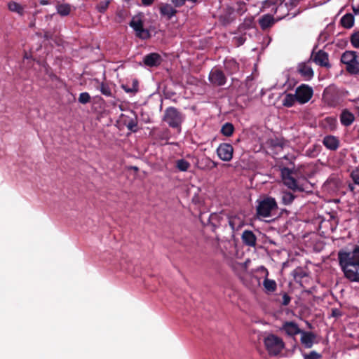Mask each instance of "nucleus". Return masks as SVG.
I'll list each match as a JSON object with an SVG mask.
<instances>
[{
    "label": "nucleus",
    "mask_w": 359,
    "mask_h": 359,
    "mask_svg": "<svg viewBox=\"0 0 359 359\" xmlns=\"http://www.w3.org/2000/svg\"><path fill=\"white\" fill-rule=\"evenodd\" d=\"M339 265L344 277L351 282H359V245L351 250H340L337 253Z\"/></svg>",
    "instance_id": "obj_1"
},
{
    "label": "nucleus",
    "mask_w": 359,
    "mask_h": 359,
    "mask_svg": "<svg viewBox=\"0 0 359 359\" xmlns=\"http://www.w3.org/2000/svg\"><path fill=\"white\" fill-rule=\"evenodd\" d=\"M297 172L288 168L281 169L283 184L292 191L304 192L306 191L307 180L305 178L296 179Z\"/></svg>",
    "instance_id": "obj_2"
},
{
    "label": "nucleus",
    "mask_w": 359,
    "mask_h": 359,
    "mask_svg": "<svg viewBox=\"0 0 359 359\" xmlns=\"http://www.w3.org/2000/svg\"><path fill=\"white\" fill-rule=\"evenodd\" d=\"M256 203V215L259 219L271 217L278 209L276 199L271 196H265Z\"/></svg>",
    "instance_id": "obj_3"
},
{
    "label": "nucleus",
    "mask_w": 359,
    "mask_h": 359,
    "mask_svg": "<svg viewBox=\"0 0 359 359\" xmlns=\"http://www.w3.org/2000/svg\"><path fill=\"white\" fill-rule=\"evenodd\" d=\"M184 119V116L177 108L169 107L165 109L163 114V121L172 128L181 132V126Z\"/></svg>",
    "instance_id": "obj_4"
},
{
    "label": "nucleus",
    "mask_w": 359,
    "mask_h": 359,
    "mask_svg": "<svg viewBox=\"0 0 359 359\" xmlns=\"http://www.w3.org/2000/svg\"><path fill=\"white\" fill-rule=\"evenodd\" d=\"M264 344L270 355H278L285 347L283 339L273 334L266 336L264 338Z\"/></svg>",
    "instance_id": "obj_5"
},
{
    "label": "nucleus",
    "mask_w": 359,
    "mask_h": 359,
    "mask_svg": "<svg viewBox=\"0 0 359 359\" xmlns=\"http://www.w3.org/2000/svg\"><path fill=\"white\" fill-rule=\"evenodd\" d=\"M313 95V88L307 84H301L296 88L295 95L300 104L308 102Z\"/></svg>",
    "instance_id": "obj_6"
},
{
    "label": "nucleus",
    "mask_w": 359,
    "mask_h": 359,
    "mask_svg": "<svg viewBox=\"0 0 359 359\" xmlns=\"http://www.w3.org/2000/svg\"><path fill=\"white\" fill-rule=\"evenodd\" d=\"M310 60H312L320 67L329 68L331 66L329 62L328 53L323 50H319L316 52L315 49H313L311 53Z\"/></svg>",
    "instance_id": "obj_7"
},
{
    "label": "nucleus",
    "mask_w": 359,
    "mask_h": 359,
    "mask_svg": "<svg viewBox=\"0 0 359 359\" xmlns=\"http://www.w3.org/2000/svg\"><path fill=\"white\" fill-rule=\"evenodd\" d=\"M218 157L224 161H230L233 158V148L231 144L221 143L217 149Z\"/></svg>",
    "instance_id": "obj_8"
},
{
    "label": "nucleus",
    "mask_w": 359,
    "mask_h": 359,
    "mask_svg": "<svg viewBox=\"0 0 359 359\" xmlns=\"http://www.w3.org/2000/svg\"><path fill=\"white\" fill-rule=\"evenodd\" d=\"M210 82L215 86H222L226 82V77L224 72L219 69H212L208 76Z\"/></svg>",
    "instance_id": "obj_9"
},
{
    "label": "nucleus",
    "mask_w": 359,
    "mask_h": 359,
    "mask_svg": "<svg viewBox=\"0 0 359 359\" xmlns=\"http://www.w3.org/2000/svg\"><path fill=\"white\" fill-rule=\"evenodd\" d=\"M358 59V56L355 51L346 50L341 57V62L346 65V70L353 69V63Z\"/></svg>",
    "instance_id": "obj_10"
},
{
    "label": "nucleus",
    "mask_w": 359,
    "mask_h": 359,
    "mask_svg": "<svg viewBox=\"0 0 359 359\" xmlns=\"http://www.w3.org/2000/svg\"><path fill=\"white\" fill-rule=\"evenodd\" d=\"M322 143L327 149L330 151H337L340 147L339 137L332 135H325L322 140Z\"/></svg>",
    "instance_id": "obj_11"
},
{
    "label": "nucleus",
    "mask_w": 359,
    "mask_h": 359,
    "mask_svg": "<svg viewBox=\"0 0 359 359\" xmlns=\"http://www.w3.org/2000/svg\"><path fill=\"white\" fill-rule=\"evenodd\" d=\"M297 72L306 81L311 80L314 76L313 69L307 62L299 63L297 66Z\"/></svg>",
    "instance_id": "obj_12"
},
{
    "label": "nucleus",
    "mask_w": 359,
    "mask_h": 359,
    "mask_svg": "<svg viewBox=\"0 0 359 359\" xmlns=\"http://www.w3.org/2000/svg\"><path fill=\"white\" fill-rule=\"evenodd\" d=\"M162 62L161 56L157 53H151L146 55L143 58V62L147 67H158Z\"/></svg>",
    "instance_id": "obj_13"
},
{
    "label": "nucleus",
    "mask_w": 359,
    "mask_h": 359,
    "mask_svg": "<svg viewBox=\"0 0 359 359\" xmlns=\"http://www.w3.org/2000/svg\"><path fill=\"white\" fill-rule=\"evenodd\" d=\"M301 334V343L306 348H311L316 338V335L312 332H306L302 330Z\"/></svg>",
    "instance_id": "obj_14"
},
{
    "label": "nucleus",
    "mask_w": 359,
    "mask_h": 359,
    "mask_svg": "<svg viewBox=\"0 0 359 359\" xmlns=\"http://www.w3.org/2000/svg\"><path fill=\"white\" fill-rule=\"evenodd\" d=\"M282 330L291 337L300 334L302 330L298 327L297 324L292 321H286L283 323Z\"/></svg>",
    "instance_id": "obj_15"
},
{
    "label": "nucleus",
    "mask_w": 359,
    "mask_h": 359,
    "mask_svg": "<svg viewBox=\"0 0 359 359\" xmlns=\"http://www.w3.org/2000/svg\"><path fill=\"white\" fill-rule=\"evenodd\" d=\"M160 14L166 17L168 20H170L176 15L177 11L169 4L162 3L159 6Z\"/></svg>",
    "instance_id": "obj_16"
},
{
    "label": "nucleus",
    "mask_w": 359,
    "mask_h": 359,
    "mask_svg": "<svg viewBox=\"0 0 359 359\" xmlns=\"http://www.w3.org/2000/svg\"><path fill=\"white\" fill-rule=\"evenodd\" d=\"M275 22L276 20L273 16L270 14L264 15L259 19V26L264 31L271 28Z\"/></svg>",
    "instance_id": "obj_17"
},
{
    "label": "nucleus",
    "mask_w": 359,
    "mask_h": 359,
    "mask_svg": "<svg viewBox=\"0 0 359 359\" xmlns=\"http://www.w3.org/2000/svg\"><path fill=\"white\" fill-rule=\"evenodd\" d=\"M340 122L344 126H350L355 121V116L347 109H343L340 114Z\"/></svg>",
    "instance_id": "obj_18"
},
{
    "label": "nucleus",
    "mask_w": 359,
    "mask_h": 359,
    "mask_svg": "<svg viewBox=\"0 0 359 359\" xmlns=\"http://www.w3.org/2000/svg\"><path fill=\"white\" fill-rule=\"evenodd\" d=\"M243 243L250 247H255L257 243V237L255 233L250 230H245L241 236Z\"/></svg>",
    "instance_id": "obj_19"
},
{
    "label": "nucleus",
    "mask_w": 359,
    "mask_h": 359,
    "mask_svg": "<svg viewBox=\"0 0 359 359\" xmlns=\"http://www.w3.org/2000/svg\"><path fill=\"white\" fill-rule=\"evenodd\" d=\"M137 117L135 114H133V117H128L124 121V124L126 125L128 130L133 133H136L137 131Z\"/></svg>",
    "instance_id": "obj_20"
},
{
    "label": "nucleus",
    "mask_w": 359,
    "mask_h": 359,
    "mask_svg": "<svg viewBox=\"0 0 359 359\" xmlns=\"http://www.w3.org/2000/svg\"><path fill=\"white\" fill-rule=\"evenodd\" d=\"M57 13L62 17L67 16L72 11V6L69 4H57L56 6Z\"/></svg>",
    "instance_id": "obj_21"
},
{
    "label": "nucleus",
    "mask_w": 359,
    "mask_h": 359,
    "mask_svg": "<svg viewBox=\"0 0 359 359\" xmlns=\"http://www.w3.org/2000/svg\"><path fill=\"white\" fill-rule=\"evenodd\" d=\"M341 25L346 28L350 29L354 25V16L351 13L345 14L340 20Z\"/></svg>",
    "instance_id": "obj_22"
},
{
    "label": "nucleus",
    "mask_w": 359,
    "mask_h": 359,
    "mask_svg": "<svg viewBox=\"0 0 359 359\" xmlns=\"http://www.w3.org/2000/svg\"><path fill=\"white\" fill-rule=\"evenodd\" d=\"M8 8L10 11L16 13L22 16L25 13V8L15 1H10L8 4Z\"/></svg>",
    "instance_id": "obj_23"
},
{
    "label": "nucleus",
    "mask_w": 359,
    "mask_h": 359,
    "mask_svg": "<svg viewBox=\"0 0 359 359\" xmlns=\"http://www.w3.org/2000/svg\"><path fill=\"white\" fill-rule=\"evenodd\" d=\"M254 26V18L250 16L245 18L243 22L239 25L238 30L240 32H245L248 29L252 28Z\"/></svg>",
    "instance_id": "obj_24"
},
{
    "label": "nucleus",
    "mask_w": 359,
    "mask_h": 359,
    "mask_svg": "<svg viewBox=\"0 0 359 359\" xmlns=\"http://www.w3.org/2000/svg\"><path fill=\"white\" fill-rule=\"evenodd\" d=\"M191 167L189 162L184 158L177 159L175 161V168L181 172H187Z\"/></svg>",
    "instance_id": "obj_25"
},
{
    "label": "nucleus",
    "mask_w": 359,
    "mask_h": 359,
    "mask_svg": "<svg viewBox=\"0 0 359 359\" xmlns=\"http://www.w3.org/2000/svg\"><path fill=\"white\" fill-rule=\"evenodd\" d=\"M129 15V11L125 8H118L116 12L115 20L118 23H122Z\"/></svg>",
    "instance_id": "obj_26"
},
{
    "label": "nucleus",
    "mask_w": 359,
    "mask_h": 359,
    "mask_svg": "<svg viewBox=\"0 0 359 359\" xmlns=\"http://www.w3.org/2000/svg\"><path fill=\"white\" fill-rule=\"evenodd\" d=\"M222 217L217 213H212L208 218V222L214 231L220 224Z\"/></svg>",
    "instance_id": "obj_27"
},
{
    "label": "nucleus",
    "mask_w": 359,
    "mask_h": 359,
    "mask_svg": "<svg viewBox=\"0 0 359 359\" xmlns=\"http://www.w3.org/2000/svg\"><path fill=\"white\" fill-rule=\"evenodd\" d=\"M263 285L266 291L269 292H273L276 290L277 284L274 280L269 279L266 278L264 280Z\"/></svg>",
    "instance_id": "obj_28"
},
{
    "label": "nucleus",
    "mask_w": 359,
    "mask_h": 359,
    "mask_svg": "<svg viewBox=\"0 0 359 359\" xmlns=\"http://www.w3.org/2000/svg\"><path fill=\"white\" fill-rule=\"evenodd\" d=\"M297 101L295 94H286L283 100V105L286 107H292L295 102Z\"/></svg>",
    "instance_id": "obj_29"
},
{
    "label": "nucleus",
    "mask_w": 359,
    "mask_h": 359,
    "mask_svg": "<svg viewBox=\"0 0 359 359\" xmlns=\"http://www.w3.org/2000/svg\"><path fill=\"white\" fill-rule=\"evenodd\" d=\"M294 198L295 196L290 191H283L281 193V201L285 205H290Z\"/></svg>",
    "instance_id": "obj_30"
},
{
    "label": "nucleus",
    "mask_w": 359,
    "mask_h": 359,
    "mask_svg": "<svg viewBox=\"0 0 359 359\" xmlns=\"http://www.w3.org/2000/svg\"><path fill=\"white\" fill-rule=\"evenodd\" d=\"M121 87L126 93L135 94L139 90V82L137 79H134L132 81L131 87H129L128 85H122Z\"/></svg>",
    "instance_id": "obj_31"
},
{
    "label": "nucleus",
    "mask_w": 359,
    "mask_h": 359,
    "mask_svg": "<svg viewBox=\"0 0 359 359\" xmlns=\"http://www.w3.org/2000/svg\"><path fill=\"white\" fill-rule=\"evenodd\" d=\"M234 131V126L231 123H224L221 128V133L226 136L230 137L233 135Z\"/></svg>",
    "instance_id": "obj_32"
},
{
    "label": "nucleus",
    "mask_w": 359,
    "mask_h": 359,
    "mask_svg": "<svg viewBox=\"0 0 359 359\" xmlns=\"http://www.w3.org/2000/svg\"><path fill=\"white\" fill-rule=\"evenodd\" d=\"M135 34L137 37L143 40L148 39L151 37L149 31L147 29H144V27L135 31Z\"/></svg>",
    "instance_id": "obj_33"
},
{
    "label": "nucleus",
    "mask_w": 359,
    "mask_h": 359,
    "mask_svg": "<svg viewBox=\"0 0 359 359\" xmlns=\"http://www.w3.org/2000/svg\"><path fill=\"white\" fill-rule=\"evenodd\" d=\"M99 89L102 95L107 97H112L111 88L107 83L103 82L101 83Z\"/></svg>",
    "instance_id": "obj_34"
},
{
    "label": "nucleus",
    "mask_w": 359,
    "mask_h": 359,
    "mask_svg": "<svg viewBox=\"0 0 359 359\" xmlns=\"http://www.w3.org/2000/svg\"><path fill=\"white\" fill-rule=\"evenodd\" d=\"M241 268L242 271L241 273H238V276L240 280H241V282L245 285L247 286L248 285L247 277L249 276V275L247 273V268L244 264H241Z\"/></svg>",
    "instance_id": "obj_35"
},
{
    "label": "nucleus",
    "mask_w": 359,
    "mask_h": 359,
    "mask_svg": "<svg viewBox=\"0 0 359 359\" xmlns=\"http://www.w3.org/2000/svg\"><path fill=\"white\" fill-rule=\"evenodd\" d=\"M129 25L134 29V31H137V29L142 28L143 27V21L141 19H136L135 17L133 18L132 20L130 22Z\"/></svg>",
    "instance_id": "obj_36"
},
{
    "label": "nucleus",
    "mask_w": 359,
    "mask_h": 359,
    "mask_svg": "<svg viewBox=\"0 0 359 359\" xmlns=\"http://www.w3.org/2000/svg\"><path fill=\"white\" fill-rule=\"evenodd\" d=\"M109 4V0L100 1L97 4L96 8L100 13H104L107 10Z\"/></svg>",
    "instance_id": "obj_37"
},
{
    "label": "nucleus",
    "mask_w": 359,
    "mask_h": 359,
    "mask_svg": "<svg viewBox=\"0 0 359 359\" xmlns=\"http://www.w3.org/2000/svg\"><path fill=\"white\" fill-rule=\"evenodd\" d=\"M304 359H321L322 355L315 351L303 355Z\"/></svg>",
    "instance_id": "obj_38"
},
{
    "label": "nucleus",
    "mask_w": 359,
    "mask_h": 359,
    "mask_svg": "<svg viewBox=\"0 0 359 359\" xmlns=\"http://www.w3.org/2000/svg\"><path fill=\"white\" fill-rule=\"evenodd\" d=\"M351 43L355 48H359V31L353 33L351 36Z\"/></svg>",
    "instance_id": "obj_39"
},
{
    "label": "nucleus",
    "mask_w": 359,
    "mask_h": 359,
    "mask_svg": "<svg viewBox=\"0 0 359 359\" xmlns=\"http://www.w3.org/2000/svg\"><path fill=\"white\" fill-rule=\"evenodd\" d=\"M354 184L359 186V167L355 168L353 170L350 175Z\"/></svg>",
    "instance_id": "obj_40"
},
{
    "label": "nucleus",
    "mask_w": 359,
    "mask_h": 359,
    "mask_svg": "<svg viewBox=\"0 0 359 359\" xmlns=\"http://www.w3.org/2000/svg\"><path fill=\"white\" fill-rule=\"evenodd\" d=\"M90 101V96L88 93H81L79 97V102L81 104H87Z\"/></svg>",
    "instance_id": "obj_41"
},
{
    "label": "nucleus",
    "mask_w": 359,
    "mask_h": 359,
    "mask_svg": "<svg viewBox=\"0 0 359 359\" xmlns=\"http://www.w3.org/2000/svg\"><path fill=\"white\" fill-rule=\"evenodd\" d=\"M236 11L240 15H243L247 11L246 4L244 2L239 1L237 3Z\"/></svg>",
    "instance_id": "obj_42"
},
{
    "label": "nucleus",
    "mask_w": 359,
    "mask_h": 359,
    "mask_svg": "<svg viewBox=\"0 0 359 359\" xmlns=\"http://www.w3.org/2000/svg\"><path fill=\"white\" fill-rule=\"evenodd\" d=\"M348 72L351 74L359 76V62L358 59L353 63V69H349Z\"/></svg>",
    "instance_id": "obj_43"
},
{
    "label": "nucleus",
    "mask_w": 359,
    "mask_h": 359,
    "mask_svg": "<svg viewBox=\"0 0 359 359\" xmlns=\"http://www.w3.org/2000/svg\"><path fill=\"white\" fill-rule=\"evenodd\" d=\"M270 145L273 148H280L283 149L284 146V143L280 140H271Z\"/></svg>",
    "instance_id": "obj_44"
},
{
    "label": "nucleus",
    "mask_w": 359,
    "mask_h": 359,
    "mask_svg": "<svg viewBox=\"0 0 359 359\" xmlns=\"http://www.w3.org/2000/svg\"><path fill=\"white\" fill-rule=\"evenodd\" d=\"M342 315L343 313L340 309L337 308H333L331 309V317L337 318L342 316Z\"/></svg>",
    "instance_id": "obj_45"
},
{
    "label": "nucleus",
    "mask_w": 359,
    "mask_h": 359,
    "mask_svg": "<svg viewBox=\"0 0 359 359\" xmlns=\"http://www.w3.org/2000/svg\"><path fill=\"white\" fill-rule=\"evenodd\" d=\"M205 165L210 166V168H216L217 166V163L212 161L210 158H206L205 159Z\"/></svg>",
    "instance_id": "obj_46"
},
{
    "label": "nucleus",
    "mask_w": 359,
    "mask_h": 359,
    "mask_svg": "<svg viewBox=\"0 0 359 359\" xmlns=\"http://www.w3.org/2000/svg\"><path fill=\"white\" fill-rule=\"evenodd\" d=\"M290 300H291L290 297L287 293H284V294L283 296L282 304L283 306H287L290 304Z\"/></svg>",
    "instance_id": "obj_47"
},
{
    "label": "nucleus",
    "mask_w": 359,
    "mask_h": 359,
    "mask_svg": "<svg viewBox=\"0 0 359 359\" xmlns=\"http://www.w3.org/2000/svg\"><path fill=\"white\" fill-rule=\"evenodd\" d=\"M171 1L175 5V7H181L186 2L185 0H171Z\"/></svg>",
    "instance_id": "obj_48"
},
{
    "label": "nucleus",
    "mask_w": 359,
    "mask_h": 359,
    "mask_svg": "<svg viewBox=\"0 0 359 359\" xmlns=\"http://www.w3.org/2000/svg\"><path fill=\"white\" fill-rule=\"evenodd\" d=\"M141 1L143 6H150L154 3L155 0H141Z\"/></svg>",
    "instance_id": "obj_49"
},
{
    "label": "nucleus",
    "mask_w": 359,
    "mask_h": 359,
    "mask_svg": "<svg viewBox=\"0 0 359 359\" xmlns=\"http://www.w3.org/2000/svg\"><path fill=\"white\" fill-rule=\"evenodd\" d=\"M229 224L230 226V227L231 228V229L233 231L235 230V222H234V219H233L232 217H230L229 218Z\"/></svg>",
    "instance_id": "obj_50"
},
{
    "label": "nucleus",
    "mask_w": 359,
    "mask_h": 359,
    "mask_svg": "<svg viewBox=\"0 0 359 359\" xmlns=\"http://www.w3.org/2000/svg\"><path fill=\"white\" fill-rule=\"evenodd\" d=\"M352 10L355 15H359V4L356 6L352 5Z\"/></svg>",
    "instance_id": "obj_51"
},
{
    "label": "nucleus",
    "mask_w": 359,
    "mask_h": 359,
    "mask_svg": "<svg viewBox=\"0 0 359 359\" xmlns=\"http://www.w3.org/2000/svg\"><path fill=\"white\" fill-rule=\"evenodd\" d=\"M227 64L231 65L234 69H238V64L234 60H230Z\"/></svg>",
    "instance_id": "obj_52"
},
{
    "label": "nucleus",
    "mask_w": 359,
    "mask_h": 359,
    "mask_svg": "<svg viewBox=\"0 0 359 359\" xmlns=\"http://www.w3.org/2000/svg\"><path fill=\"white\" fill-rule=\"evenodd\" d=\"M252 81V79L251 76H248L247 79H246V86H250V83Z\"/></svg>",
    "instance_id": "obj_53"
},
{
    "label": "nucleus",
    "mask_w": 359,
    "mask_h": 359,
    "mask_svg": "<svg viewBox=\"0 0 359 359\" xmlns=\"http://www.w3.org/2000/svg\"><path fill=\"white\" fill-rule=\"evenodd\" d=\"M348 187L349 191H351V192H354V191H355V186H354V184H349Z\"/></svg>",
    "instance_id": "obj_54"
},
{
    "label": "nucleus",
    "mask_w": 359,
    "mask_h": 359,
    "mask_svg": "<svg viewBox=\"0 0 359 359\" xmlns=\"http://www.w3.org/2000/svg\"><path fill=\"white\" fill-rule=\"evenodd\" d=\"M44 36V38L46 39H50L51 38V34H50V32H46L44 33V36Z\"/></svg>",
    "instance_id": "obj_55"
},
{
    "label": "nucleus",
    "mask_w": 359,
    "mask_h": 359,
    "mask_svg": "<svg viewBox=\"0 0 359 359\" xmlns=\"http://www.w3.org/2000/svg\"><path fill=\"white\" fill-rule=\"evenodd\" d=\"M39 2L41 5H48V0H39Z\"/></svg>",
    "instance_id": "obj_56"
},
{
    "label": "nucleus",
    "mask_w": 359,
    "mask_h": 359,
    "mask_svg": "<svg viewBox=\"0 0 359 359\" xmlns=\"http://www.w3.org/2000/svg\"><path fill=\"white\" fill-rule=\"evenodd\" d=\"M237 40H238V45H241V44H243V39H242V38H238Z\"/></svg>",
    "instance_id": "obj_57"
},
{
    "label": "nucleus",
    "mask_w": 359,
    "mask_h": 359,
    "mask_svg": "<svg viewBox=\"0 0 359 359\" xmlns=\"http://www.w3.org/2000/svg\"><path fill=\"white\" fill-rule=\"evenodd\" d=\"M313 147H314V149H316L317 148L320 149V147L319 145H317V144L314 145Z\"/></svg>",
    "instance_id": "obj_58"
},
{
    "label": "nucleus",
    "mask_w": 359,
    "mask_h": 359,
    "mask_svg": "<svg viewBox=\"0 0 359 359\" xmlns=\"http://www.w3.org/2000/svg\"><path fill=\"white\" fill-rule=\"evenodd\" d=\"M269 275L268 271L266 269V276H267Z\"/></svg>",
    "instance_id": "obj_59"
},
{
    "label": "nucleus",
    "mask_w": 359,
    "mask_h": 359,
    "mask_svg": "<svg viewBox=\"0 0 359 359\" xmlns=\"http://www.w3.org/2000/svg\"><path fill=\"white\" fill-rule=\"evenodd\" d=\"M126 2H130L131 0H124Z\"/></svg>",
    "instance_id": "obj_60"
}]
</instances>
